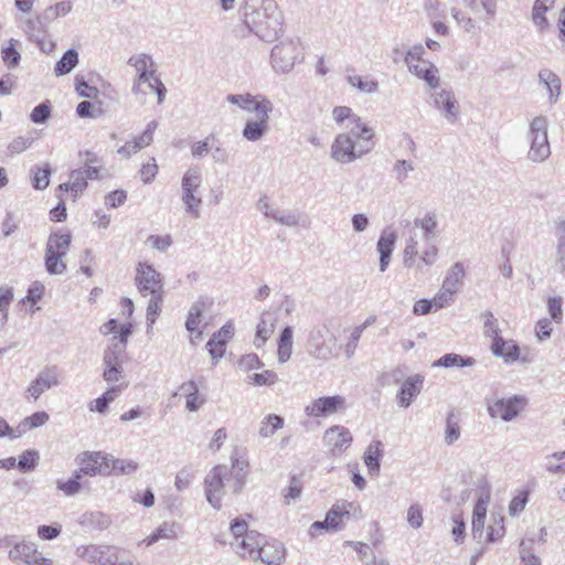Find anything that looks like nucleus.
Wrapping results in <instances>:
<instances>
[{"label":"nucleus","instance_id":"nucleus-59","mask_svg":"<svg viewBox=\"0 0 565 565\" xmlns=\"http://www.w3.org/2000/svg\"><path fill=\"white\" fill-rule=\"evenodd\" d=\"M553 332L552 321L547 318L540 319L535 324V337L539 342L551 338Z\"/></svg>","mask_w":565,"mask_h":565},{"label":"nucleus","instance_id":"nucleus-27","mask_svg":"<svg viewBox=\"0 0 565 565\" xmlns=\"http://www.w3.org/2000/svg\"><path fill=\"white\" fill-rule=\"evenodd\" d=\"M458 291L459 278L456 273H452V275L447 277L444 281L441 290L434 297L435 309L443 308L455 301Z\"/></svg>","mask_w":565,"mask_h":565},{"label":"nucleus","instance_id":"nucleus-43","mask_svg":"<svg viewBox=\"0 0 565 565\" xmlns=\"http://www.w3.org/2000/svg\"><path fill=\"white\" fill-rule=\"evenodd\" d=\"M204 305L202 302H194L188 313L185 328L192 334L196 332L195 338L200 339L202 331L199 330L201 317L203 313Z\"/></svg>","mask_w":565,"mask_h":565},{"label":"nucleus","instance_id":"nucleus-63","mask_svg":"<svg viewBox=\"0 0 565 565\" xmlns=\"http://www.w3.org/2000/svg\"><path fill=\"white\" fill-rule=\"evenodd\" d=\"M13 42L14 41L11 40L10 45L2 49V58L9 67L18 66L21 58L20 53L17 51Z\"/></svg>","mask_w":565,"mask_h":565},{"label":"nucleus","instance_id":"nucleus-30","mask_svg":"<svg viewBox=\"0 0 565 565\" xmlns=\"http://www.w3.org/2000/svg\"><path fill=\"white\" fill-rule=\"evenodd\" d=\"M435 104L449 122L457 120V100L451 93L440 92L435 98Z\"/></svg>","mask_w":565,"mask_h":565},{"label":"nucleus","instance_id":"nucleus-29","mask_svg":"<svg viewBox=\"0 0 565 565\" xmlns=\"http://www.w3.org/2000/svg\"><path fill=\"white\" fill-rule=\"evenodd\" d=\"M79 156L85 157L84 167L82 169L87 180H102L107 175V170L102 166L100 159L96 153L86 150L79 152Z\"/></svg>","mask_w":565,"mask_h":565},{"label":"nucleus","instance_id":"nucleus-22","mask_svg":"<svg viewBox=\"0 0 565 565\" xmlns=\"http://www.w3.org/2000/svg\"><path fill=\"white\" fill-rule=\"evenodd\" d=\"M128 65L136 72L135 81L145 83L147 77L157 74L156 63L152 57L146 53H137L129 57Z\"/></svg>","mask_w":565,"mask_h":565},{"label":"nucleus","instance_id":"nucleus-35","mask_svg":"<svg viewBox=\"0 0 565 565\" xmlns=\"http://www.w3.org/2000/svg\"><path fill=\"white\" fill-rule=\"evenodd\" d=\"M383 456L382 443L373 441L367 447L364 454V463L369 469V472L373 476H377L380 473V460Z\"/></svg>","mask_w":565,"mask_h":565},{"label":"nucleus","instance_id":"nucleus-49","mask_svg":"<svg viewBox=\"0 0 565 565\" xmlns=\"http://www.w3.org/2000/svg\"><path fill=\"white\" fill-rule=\"evenodd\" d=\"M345 544L351 545L356 551L359 559L364 565H371L375 563V554L367 544L353 541H348Z\"/></svg>","mask_w":565,"mask_h":565},{"label":"nucleus","instance_id":"nucleus-46","mask_svg":"<svg viewBox=\"0 0 565 565\" xmlns=\"http://www.w3.org/2000/svg\"><path fill=\"white\" fill-rule=\"evenodd\" d=\"M270 214V218L287 227H296L300 225V214L297 212L276 207L275 211Z\"/></svg>","mask_w":565,"mask_h":565},{"label":"nucleus","instance_id":"nucleus-34","mask_svg":"<svg viewBox=\"0 0 565 565\" xmlns=\"http://www.w3.org/2000/svg\"><path fill=\"white\" fill-rule=\"evenodd\" d=\"M262 543L263 536L255 531H249L239 544L238 554L244 558H257V551L262 546Z\"/></svg>","mask_w":565,"mask_h":565},{"label":"nucleus","instance_id":"nucleus-4","mask_svg":"<svg viewBox=\"0 0 565 565\" xmlns=\"http://www.w3.org/2000/svg\"><path fill=\"white\" fill-rule=\"evenodd\" d=\"M374 130L370 132L347 130L335 136L331 148L330 157L338 163L349 164L365 154L374 148Z\"/></svg>","mask_w":565,"mask_h":565},{"label":"nucleus","instance_id":"nucleus-19","mask_svg":"<svg viewBox=\"0 0 565 565\" xmlns=\"http://www.w3.org/2000/svg\"><path fill=\"white\" fill-rule=\"evenodd\" d=\"M350 515H361L360 505L355 504L354 502H349L347 500H339L328 511L324 519V523L329 524V526H331L332 530H337L342 519L350 518Z\"/></svg>","mask_w":565,"mask_h":565},{"label":"nucleus","instance_id":"nucleus-53","mask_svg":"<svg viewBox=\"0 0 565 565\" xmlns=\"http://www.w3.org/2000/svg\"><path fill=\"white\" fill-rule=\"evenodd\" d=\"M547 311L555 323H561L563 320V299L559 296L547 298Z\"/></svg>","mask_w":565,"mask_h":565},{"label":"nucleus","instance_id":"nucleus-33","mask_svg":"<svg viewBox=\"0 0 565 565\" xmlns=\"http://www.w3.org/2000/svg\"><path fill=\"white\" fill-rule=\"evenodd\" d=\"M539 79L548 93V98L555 103L561 95V78L551 70L543 68L539 73Z\"/></svg>","mask_w":565,"mask_h":565},{"label":"nucleus","instance_id":"nucleus-44","mask_svg":"<svg viewBox=\"0 0 565 565\" xmlns=\"http://www.w3.org/2000/svg\"><path fill=\"white\" fill-rule=\"evenodd\" d=\"M565 459V450L555 451L545 456L544 468L551 475H565V462H561Z\"/></svg>","mask_w":565,"mask_h":565},{"label":"nucleus","instance_id":"nucleus-21","mask_svg":"<svg viewBox=\"0 0 565 565\" xmlns=\"http://www.w3.org/2000/svg\"><path fill=\"white\" fill-rule=\"evenodd\" d=\"M424 377L419 374L407 377L396 395L397 403L401 407H409L413 399L420 393Z\"/></svg>","mask_w":565,"mask_h":565},{"label":"nucleus","instance_id":"nucleus-60","mask_svg":"<svg viewBox=\"0 0 565 565\" xmlns=\"http://www.w3.org/2000/svg\"><path fill=\"white\" fill-rule=\"evenodd\" d=\"M32 141H33V139L31 137L19 136L17 138H14L8 145V152H9V154L10 156H14V154L23 152L24 150H26L31 146Z\"/></svg>","mask_w":565,"mask_h":565},{"label":"nucleus","instance_id":"nucleus-26","mask_svg":"<svg viewBox=\"0 0 565 565\" xmlns=\"http://www.w3.org/2000/svg\"><path fill=\"white\" fill-rule=\"evenodd\" d=\"M285 546L281 542L273 540L262 543L257 551V558L268 565H277L285 558Z\"/></svg>","mask_w":565,"mask_h":565},{"label":"nucleus","instance_id":"nucleus-50","mask_svg":"<svg viewBox=\"0 0 565 565\" xmlns=\"http://www.w3.org/2000/svg\"><path fill=\"white\" fill-rule=\"evenodd\" d=\"M51 175L50 163H45L43 168L36 167L33 170L32 185L36 190H43L49 185Z\"/></svg>","mask_w":565,"mask_h":565},{"label":"nucleus","instance_id":"nucleus-56","mask_svg":"<svg viewBox=\"0 0 565 565\" xmlns=\"http://www.w3.org/2000/svg\"><path fill=\"white\" fill-rule=\"evenodd\" d=\"M124 350L125 349L120 347L118 343H113L111 345H109L103 356L105 367L120 366L119 356L121 355Z\"/></svg>","mask_w":565,"mask_h":565},{"label":"nucleus","instance_id":"nucleus-52","mask_svg":"<svg viewBox=\"0 0 565 565\" xmlns=\"http://www.w3.org/2000/svg\"><path fill=\"white\" fill-rule=\"evenodd\" d=\"M348 82L352 87L363 93L372 94L379 89L377 82L364 79L359 75L349 76Z\"/></svg>","mask_w":565,"mask_h":565},{"label":"nucleus","instance_id":"nucleus-47","mask_svg":"<svg viewBox=\"0 0 565 565\" xmlns=\"http://www.w3.org/2000/svg\"><path fill=\"white\" fill-rule=\"evenodd\" d=\"M481 318L483 320L482 330L486 337L491 338L492 341H495L498 338H502L500 335L499 321L491 311L482 312Z\"/></svg>","mask_w":565,"mask_h":565},{"label":"nucleus","instance_id":"nucleus-41","mask_svg":"<svg viewBox=\"0 0 565 565\" xmlns=\"http://www.w3.org/2000/svg\"><path fill=\"white\" fill-rule=\"evenodd\" d=\"M49 419L50 416L44 411L35 412L32 415L25 417L17 427V430L19 431V437L22 434L26 433L28 430L43 426Z\"/></svg>","mask_w":565,"mask_h":565},{"label":"nucleus","instance_id":"nucleus-61","mask_svg":"<svg viewBox=\"0 0 565 565\" xmlns=\"http://www.w3.org/2000/svg\"><path fill=\"white\" fill-rule=\"evenodd\" d=\"M212 141H215L213 136L206 137L204 140L196 141L191 147V153L194 158L201 159L210 152Z\"/></svg>","mask_w":565,"mask_h":565},{"label":"nucleus","instance_id":"nucleus-24","mask_svg":"<svg viewBox=\"0 0 565 565\" xmlns=\"http://www.w3.org/2000/svg\"><path fill=\"white\" fill-rule=\"evenodd\" d=\"M411 74L426 82L430 88L439 85L438 68L429 61H417L407 65Z\"/></svg>","mask_w":565,"mask_h":565},{"label":"nucleus","instance_id":"nucleus-23","mask_svg":"<svg viewBox=\"0 0 565 565\" xmlns=\"http://www.w3.org/2000/svg\"><path fill=\"white\" fill-rule=\"evenodd\" d=\"M397 234L390 228L384 230L376 244V249L380 253V270L384 273L391 262V255L394 250Z\"/></svg>","mask_w":565,"mask_h":565},{"label":"nucleus","instance_id":"nucleus-55","mask_svg":"<svg viewBox=\"0 0 565 565\" xmlns=\"http://www.w3.org/2000/svg\"><path fill=\"white\" fill-rule=\"evenodd\" d=\"M70 181L72 183L71 192L76 196L87 188V179L83 169H75L70 173Z\"/></svg>","mask_w":565,"mask_h":565},{"label":"nucleus","instance_id":"nucleus-58","mask_svg":"<svg viewBox=\"0 0 565 565\" xmlns=\"http://www.w3.org/2000/svg\"><path fill=\"white\" fill-rule=\"evenodd\" d=\"M414 164L409 160H397L393 167V172L398 182H404L409 172L414 171Z\"/></svg>","mask_w":565,"mask_h":565},{"label":"nucleus","instance_id":"nucleus-45","mask_svg":"<svg viewBox=\"0 0 565 565\" xmlns=\"http://www.w3.org/2000/svg\"><path fill=\"white\" fill-rule=\"evenodd\" d=\"M78 63V54L75 50H67L62 58L56 63L54 67V73L57 76H63L68 74Z\"/></svg>","mask_w":565,"mask_h":565},{"label":"nucleus","instance_id":"nucleus-64","mask_svg":"<svg viewBox=\"0 0 565 565\" xmlns=\"http://www.w3.org/2000/svg\"><path fill=\"white\" fill-rule=\"evenodd\" d=\"M556 265L561 273H565V231L557 239Z\"/></svg>","mask_w":565,"mask_h":565},{"label":"nucleus","instance_id":"nucleus-37","mask_svg":"<svg viewBox=\"0 0 565 565\" xmlns=\"http://www.w3.org/2000/svg\"><path fill=\"white\" fill-rule=\"evenodd\" d=\"M284 418L276 414H269L265 416L258 427V436L262 438H269L274 434L284 427Z\"/></svg>","mask_w":565,"mask_h":565},{"label":"nucleus","instance_id":"nucleus-42","mask_svg":"<svg viewBox=\"0 0 565 565\" xmlns=\"http://www.w3.org/2000/svg\"><path fill=\"white\" fill-rule=\"evenodd\" d=\"M292 352V330L286 327L278 341V362L285 363L290 359Z\"/></svg>","mask_w":565,"mask_h":565},{"label":"nucleus","instance_id":"nucleus-8","mask_svg":"<svg viewBox=\"0 0 565 565\" xmlns=\"http://www.w3.org/2000/svg\"><path fill=\"white\" fill-rule=\"evenodd\" d=\"M302 50L297 40L287 39L277 43L270 52V65L277 74L290 73L301 61Z\"/></svg>","mask_w":565,"mask_h":565},{"label":"nucleus","instance_id":"nucleus-54","mask_svg":"<svg viewBox=\"0 0 565 565\" xmlns=\"http://www.w3.org/2000/svg\"><path fill=\"white\" fill-rule=\"evenodd\" d=\"M529 498H530L529 490L520 491L509 503V514L511 516H515L519 513H521L525 509V507L529 502Z\"/></svg>","mask_w":565,"mask_h":565},{"label":"nucleus","instance_id":"nucleus-9","mask_svg":"<svg viewBox=\"0 0 565 565\" xmlns=\"http://www.w3.org/2000/svg\"><path fill=\"white\" fill-rule=\"evenodd\" d=\"M70 233H53L49 236L45 248V268L51 275H61L66 270L63 258L71 245Z\"/></svg>","mask_w":565,"mask_h":565},{"label":"nucleus","instance_id":"nucleus-12","mask_svg":"<svg viewBox=\"0 0 565 565\" xmlns=\"http://www.w3.org/2000/svg\"><path fill=\"white\" fill-rule=\"evenodd\" d=\"M271 102H263L255 107V120H247L243 129V137L248 141H258L268 130L269 114L273 111Z\"/></svg>","mask_w":565,"mask_h":565},{"label":"nucleus","instance_id":"nucleus-28","mask_svg":"<svg viewBox=\"0 0 565 565\" xmlns=\"http://www.w3.org/2000/svg\"><path fill=\"white\" fill-rule=\"evenodd\" d=\"M555 0H534L531 13V20L540 33L550 29V22L546 13L554 7Z\"/></svg>","mask_w":565,"mask_h":565},{"label":"nucleus","instance_id":"nucleus-32","mask_svg":"<svg viewBox=\"0 0 565 565\" xmlns=\"http://www.w3.org/2000/svg\"><path fill=\"white\" fill-rule=\"evenodd\" d=\"M226 100L249 113H255L256 105L263 102H270L264 96L252 94H230L226 96Z\"/></svg>","mask_w":565,"mask_h":565},{"label":"nucleus","instance_id":"nucleus-40","mask_svg":"<svg viewBox=\"0 0 565 565\" xmlns=\"http://www.w3.org/2000/svg\"><path fill=\"white\" fill-rule=\"evenodd\" d=\"M466 8L473 14H482L492 18L497 10V0H462Z\"/></svg>","mask_w":565,"mask_h":565},{"label":"nucleus","instance_id":"nucleus-31","mask_svg":"<svg viewBox=\"0 0 565 565\" xmlns=\"http://www.w3.org/2000/svg\"><path fill=\"white\" fill-rule=\"evenodd\" d=\"M179 525L175 522H163L156 531L138 543V545H151L160 540H175Z\"/></svg>","mask_w":565,"mask_h":565},{"label":"nucleus","instance_id":"nucleus-48","mask_svg":"<svg viewBox=\"0 0 565 565\" xmlns=\"http://www.w3.org/2000/svg\"><path fill=\"white\" fill-rule=\"evenodd\" d=\"M110 458V472L117 475H130L138 469V463L130 459H115Z\"/></svg>","mask_w":565,"mask_h":565},{"label":"nucleus","instance_id":"nucleus-11","mask_svg":"<svg viewBox=\"0 0 565 565\" xmlns=\"http://www.w3.org/2000/svg\"><path fill=\"white\" fill-rule=\"evenodd\" d=\"M9 559L14 564L53 565V559L38 552V544L29 541L13 542L9 551Z\"/></svg>","mask_w":565,"mask_h":565},{"label":"nucleus","instance_id":"nucleus-17","mask_svg":"<svg viewBox=\"0 0 565 565\" xmlns=\"http://www.w3.org/2000/svg\"><path fill=\"white\" fill-rule=\"evenodd\" d=\"M132 93L142 103L146 102L148 95L156 94L157 102L160 105L164 102L167 89L164 84L159 78V76L154 74L152 76L147 77V79H145V83L134 81Z\"/></svg>","mask_w":565,"mask_h":565},{"label":"nucleus","instance_id":"nucleus-38","mask_svg":"<svg viewBox=\"0 0 565 565\" xmlns=\"http://www.w3.org/2000/svg\"><path fill=\"white\" fill-rule=\"evenodd\" d=\"M275 318L270 313H264L256 328V347H262L275 330Z\"/></svg>","mask_w":565,"mask_h":565},{"label":"nucleus","instance_id":"nucleus-2","mask_svg":"<svg viewBox=\"0 0 565 565\" xmlns=\"http://www.w3.org/2000/svg\"><path fill=\"white\" fill-rule=\"evenodd\" d=\"M246 468V461L235 458L232 461L231 469L225 465H218L210 470L204 479V491L207 502L214 509H221L225 488H228L233 493L242 491L247 476Z\"/></svg>","mask_w":565,"mask_h":565},{"label":"nucleus","instance_id":"nucleus-62","mask_svg":"<svg viewBox=\"0 0 565 565\" xmlns=\"http://www.w3.org/2000/svg\"><path fill=\"white\" fill-rule=\"evenodd\" d=\"M415 225L423 231V235L427 242H429L430 238L434 237V231L436 227V221L434 220V217L426 215L422 220H416Z\"/></svg>","mask_w":565,"mask_h":565},{"label":"nucleus","instance_id":"nucleus-51","mask_svg":"<svg viewBox=\"0 0 565 565\" xmlns=\"http://www.w3.org/2000/svg\"><path fill=\"white\" fill-rule=\"evenodd\" d=\"M38 459L39 452L36 450H25L19 457L17 468L22 472L31 471L35 468Z\"/></svg>","mask_w":565,"mask_h":565},{"label":"nucleus","instance_id":"nucleus-16","mask_svg":"<svg viewBox=\"0 0 565 565\" xmlns=\"http://www.w3.org/2000/svg\"><path fill=\"white\" fill-rule=\"evenodd\" d=\"M350 430L340 425L328 428L323 434V443L333 456L342 454L352 443Z\"/></svg>","mask_w":565,"mask_h":565},{"label":"nucleus","instance_id":"nucleus-5","mask_svg":"<svg viewBox=\"0 0 565 565\" xmlns=\"http://www.w3.org/2000/svg\"><path fill=\"white\" fill-rule=\"evenodd\" d=\"M547 127V119L544 116H536L530 121L526 134L530 143L527 159L533 163H542L551 156Z\"/></svg>","mask_w":565,"mask_h":565},{"label":"nucleus","instance_id":"nucleus-39","mask_svg":"<svg viewBox=\"0 0 565 565\" xmlns=\"http://www.w3.org/2000/svg\"><path fill=\"white\" fill-rule=\"evenodd\" d=\"M534 542V536L521 540L519 548L521 565H542L541 558L533 552Z\"/></svg>","mask_w":565,"mask_h":565},{"label":"nucleus","instance_id":"nucleus-25","mask_svg":"<svg viewBox=\"0 0 565 565\" xmlns=\"http://www.w3.org/2000/svg\"><path fill=\"white\" fill-rule=\"evenodd\" d=\"M490 349L494 356L502 358L505 363H513L520 358V348L513 340L498 338L491 342Z\"/></svg>","mask_w":565,"mask_h":565},{"label":"nucleus","instance_id":"nucleus-36","mask_svg":"<svg viewBox=\"0 0 565 565\" xmlns=\"http://www.w3.org/2000/svg\"><path fill=\"white\" fill-rule=\"evenodd\" d=\"M81 524L95 530H106L111 524L109 515L100 511L86 512L81 518Z\"/></svg>","mask_w":565,"mask_h":565},{"label":"nucleus","instance_id":"nucleus-14","mask_svg":"<svg viewBox=\"0 0 565 565\" xmlns=\"http://www.w3.org/2000/svg\"><path fill=\"white\" fill-rule=\"evenodd\" d=\"M61 384L60 372L56 366L42 370L26 388L28 397L36 401L44 392Z\"/></svg>","mask_w":565,"mask_h":565},{"label":"nucleus","instance_id":"nucleus-20","mask_svg":"<svg viewBox=\"0 0 565 565\" xmlns=\"http://www.w3.org/2000/svg\"><path fill=\"white\" fill-rule=\"evenodd\" d=\"M332 118L339 125H343L347 130L370 132L369 127L361 117L355 115L350 107L337 106L332 110Z\"/></svg>","mask_w":565,"mask_h":565},{"label":"nucleus","instance_id":"nucleus-6","mask_svg":"<svg viewBox=\"0 0 565 565\" xmlns=\"http://www.w3.org/2000/svg\"><path fill=\"white\" fill-rule=\"evenodd\" d=\"M202 173L200 168H189L181 180V201L184 204L186 214L194 218L200 217L202 205Z\"/></svg>","mask_w":565,"mask_h":565},{"label":"nucleus","instance_id":"nucleus-10","mask_svg":"<svg viewBox=\"0 0 565 565\" xmlns=\"http://www.w3.org/2000/svg\"><path fill=\"white\" fill-rule=\"evenodd\" d=\"M487 409L492 419L503 422L514 420L526 407L527 398L524 395H513L510 397H487Z\"/></svg>","mask_w":565,"mask_h":565},{"label":"nucleus","instance_id":"nucleus-7","mask_svg":"<svg viewBox=\"0 0 565 565\" xmlns=\"http://www.w3.org/2000/svg\"><path fill=\"white\" fill-rule=\"evenodd\" d=\"M489 502V494L484 498L480 497L475 504L472 514V533L475 539L479 542H494L504 534L503 516H499L498 521L493 519L494 525H490L488 531L484 532V520L487 514V505Z\"/></svg>","mask_w":565,"mask_h":565},{"label":"nucleus","instance_id":"nucleus-1","mask_svg":"<svg viewBox=\"0 0 565 565\" xmlns=\"http://www.w3.org/2000/svg\"><path fill=\"white\" fill-rule=\"evenodd\" d=\"M242 19L249 32L265 42L282 33L284 17L275 0H245Z\"/></svg>","mask_w":565,"mask_h":565},{"label":"nucleus","instance_id":"nucleus-15","mask_svg":"<svg viewBox=\"0 0 565 565\" xmlns=\"http://www.w3.org/2000/svg\"><path fill=\"white\" fill-rule=\"evenodd\" d=\"M76 555L88 563L114 565L116 551L108 545L89 544L77 547Z\"/></svg>","mask_w":565,"mask_h":565},{"label":"nucleus","instance_id":"nucleus-13","mask_svg":"<svg viewBox=\"0 0 565 565\" xmlns=\"http://www.w3.org/2000/svg\"><path fill=\"white\" fill-rule=\"evenodd\" d=\"M345 408V398L341 395L323 396L313 399L305 407L309 417H327Z\"/></svg>","mask_w":565,"mask_h":565},{"label":"nucleus","instance_id":"nucleus-57","mask_svg":"<svg viewBox=\"0 0 565 565\" xmlns=\"http://www.w3.org/2000/svg\"><path fill=\"white\" fill-rule=\"evenodd\" d=\"M210 151L212 160L215 164L225 166L230 162V151L220 142L215 143V141H212Z\"/></svg>","mask_w":565,"mask_h":565},{"label":"nucleus","instance_id":"nucleus-18","mask_svg":"<svg viewBox=\"0 0 565 565\" xmlns=\"http://www.w3.org/2000/svg\"><path fill=\"white\" fill-rule=\"evenodd\" d=\"M82 471L84 476L110 473V458L102 452H84L82 455Z\"/></svg>","mask_w":565,"mask_h":565},{"label":"nucleus","instance_id":"nucleus-3","mask_svg":"<svg viewBox=\"0 0 565 565\" xmlns=\"http://www.w3.org/2000/svg\"><path fill=\"white\" fill-rule=\"evenodd\" d=\"M135 281L139 294L145 298L149 297L147 307V333H150L152 332V326L161 311V305L163 302V278L151 265L139 263L136 268Z\"/></svg>","mask_w":565,"mask_h":565}]
</instances>
